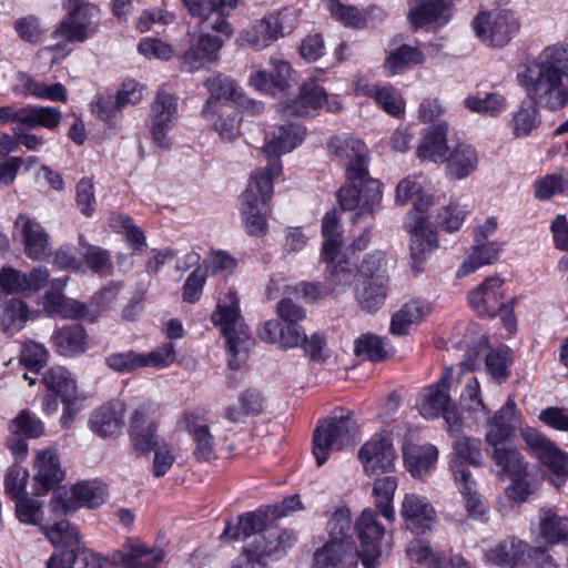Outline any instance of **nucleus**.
I'll use <instances>...</instances> for the list:
<instances>
[{
  "instance_id": "1",
  "label": "nucleus",
  "mask_w": 568,
  "mask_h": 568,
  "mask_svg": "<svg viewBox=\"0 0 568 568\" xmlns=\"http://www.w3.org/2000/svg\"><path fill=\"white\" fill-rule=\"evenodd\" d=\"M568 78V44L556 43L545 48L530 64L517 73V80L527 95L510 121L513 135L526 138L541 124L538 105L557 109L555 91Z\"/></svg>"
},
{
  "instance_id": "2",
  "label": "nucleus",
  "mask_w": 568,
  "mask_h": 568,
  "mask_svg": "<svg viewBox=\"0 0 568 568\" xmlns=\"http://www.w3.org/2000/svg\"><path fill=\"white\" fill-rule=\"evenodd\" d=\"M328 145L345 165L346 182L337 192L342 210H358V216L373 215L382 202L383 185L369 175V156L365 143L353 135H335L329 139Z\"/></svg>"
},
{
  "instance_id": "3",
  "label": "nucleus",
  "mask_w": 568,
  "mask_h": 568,
  "mask_svg": "<svg viewBox=\"0 0 568 568\" xmlns=\"http://www.w3.org/2000/svg\"><path fill=\"white\" fill-rule=\"evenodd\" d=\"M278 160L255 169L242 194V216L248 235L263 236L267 231L266 213L274 192V180L282 174Z\"/></svg>"
},
{
  "instance_id": "4",
  "label": "nucleus",
  "mask_w": 568,
  "mask_h": 568,
  "mask_svg": "<svg viewBox=\"0 0 568 568\" xmlns=\"http://www.w3.org/2000/svg\"><path fill=\"white\" fill-rule=\"evenodd\" d=\"M156 412L158 407L152 403L136 407L130 418V437L136 454L144 455L154 450L152 473L155 477H162L172 468L176 456L171 445H159Z\"/></svg>"
},
{
  "instance_id": "5",
  "label": "nucleus",
  "mask_w": 568,
  "mask_h": 568,
  "mask_svg": "<svg viewBox=\"0 0 568 568\" xmlns=\"http://www.w3.org/2000/svg\"><path fill=\"white\" fill-rule=\"evenodd\" d=\"M211 320L225 338L230 366L237 368L247 358L248 351L254 342L241 315L235 292L227 291L219 298Z\"/></svg>"
},
{
  "instance_id": "6",
  "label": "nucleus",
  "mask_w": 568,
  "mask_h": 568,
  "mask_svg": "<svg viewBox=\"0 0 568 568\" xmlns=\"http://www.w3.org/2000/svg\"><path fill=\"white\" fill-rule=\"evenodd\" d=\"M453 379V368L446 367L436 383L424 387L419 392L417 409L426 419L443 416L448 432L458 434L462 429V417L450 396Z\"/></svg>"
},
{
  "instance_id": "7",
  "label": "nucleus",
  "mask_w": 568,
  "mask_h": 568,
  "mask_svg": "<svg viewBox=\"0 0 568 568\" xmlns=\"http://www.w3.org/2000/svg\"><path fill=\"white\" fill-rule=\"evenodd\" d=\"M475 36L487 47L504 48L520 30V21L509 9L480 11L471 22Z\"/></svg>"
},
{
  "instance_id": "8",
  "label": "nucleus",
  "mask_w": 568,
  "mask_h": 568,
  "mask_svg": "<svg viewBox=\"0 0 568 568\" xmlns=\"http://www.w3.org/2000/svg\"><path fill=\"white\" fill-rule=\"evenodd\" d=\"M381 513L372 508L364 509L356 521L359 549L355 548L356 559L361 558L365 568H376L390 544L385 539L386 530L381 524Z\"/></svg>"
},
{
  "instance_id": "9",
  "label": "nucleus",
  "mask_w": 568,
  "mask_h": 568,
  "mask_svg": "<svg viewBox=\"0 0 568 568\" xmlns=\"http://www.w3.org/2000/svg\"><path fill=\"white\" fill-rule=\"evenodd\" d=\"M361 271L369 276L356 288V301L366 313L377 312L386 301L388 277L384 270V256L375 251L364 258Z\"/></svg>"
},
{
  "instance_id": "10",
  "label": "nucleus",
  "mask_w": 568,
  "mask_h": 568,
  "mask_svg": "<svg viewBox=\"0 0 568 568\" xmlns=\"http://www.w3.org/2000/svg\"><path fill=\"white\" fill-rule=\"evenodd\" d=\"M357 437L354 422L345 416L322 420L313 436V455L322 466L333 450L352 445Z\"/></svg>"
},
{
  "instance_id": "11",
  "label": "nucleus",
  "mask_w": 568,
  "mask_h": 568,
  "mask_svg": "<svg viewBox=\"0 0 568 568\" xmlns=\"http://www.w3.org/2000/svg\"><path fill=\"white\" fill-rule=\"evenodd\" d=\"M462 343L466 347L465 359L460 363L464 369L477 368L479 357L485 356L486 368L495 381L503 383L508 378L510 362L508 349L488 352L487 337L480 332H475V336H465Z\"/></svg>"
},
{
  "instance_id": "12",
  "label": "nucleus",
  "mask_w": 568,
  "mask_h": 568,
  "mask_svg": "<svg viewBox=\"0 0 568 568\" xmlns=\"http://www.w3.org/2000/svg\"><path fill=\"white\" fill-rule=\"evenodd\" d=\"M487 452L499 471L515 479V484L508 488V495L515 500H525L529 489L521 479L527 475L528 464L520 450L509 440L487 445Z\"/></svg>"
},
{
  "instance_id": "13",
  "label": "nucleus",
  "mask_w": 568,
  "mask_h": 568,
  "mask_svg": "<svg viewBox=\"0 0 568 568\" xmlns=\"http://www.w3.org/2000/svg\"><path fill=\"white\" fill-rule=\"evenodd\" d=\"M217 33L200 32L190 37L187 48L176 54L181 71L194 73L219 61L220 51L227 38Z\"/></svg>"
},
{
  "instance_id": "14",
  "label": "nucleus",
  "mask_w": 568,
  "mask_h": 568,
  "mask_svg": "<svg viewBox=\"0 0 568 568\" xmlns=\"http://www.w3.org/2000/svg\"><path fill=\"white\" fill-rule=\"evenodd\" d=\"M296 539L293 530L266 524L260 534L246 541L243 554L248 561L261 564L266 557H280L286 554Z\"/></svg>"
},
{
  "instance_id": "15",
  "label": "nucleus",
  "mask_w": 568,
  "mask_h": 568,
  "mask_svg": "<svg viewBox=\"0 0 568 568\" xmlns=\"http://www.w3.org/2000/svg\"><path fill=\"white\" fill-rule=\"evenodd\" d=\"M521 436L531 454L551 471L554 485L561 486L568 477V454L535 428H524Z\"/></svg>"
},
{
  "instance_id": "16",
  "label": "nucleus",
  "mask_w": 568,
  "mask_h": 568,
  "mask_svg": "<svg viewBox=\"0 0 568 568\" xmlns=\"http://www.w3.org/2000/svg\"><path fill=\"white\" fill-rule=\"evenodd\" d=\"M106 496L104 485L97 481H81L55 495L50 501V507L61 514L75 511L82 507L97 508L105 503Z\"/></svg>"
},
{
  "instance_id": "17",
  "label": "nucleus",
  "mask_w": 568,
  "mask_h": 568,
  "mask_svg": "<svg viewBox=\"0 0 568 568\" xmlns=\"http://www.w3.org/2000/svg\"><path fill=\"white\" fill-rule=\"evenodd\" d=\"M65 17L53 31V38H63L68 42H84L89 38V29L97 6L88 0H65Z\"/></svg>"
},
{
  "instance_id": "18",
  "label": "nucleus",
  "mask_w": 568,
  "mask_h": 568,
  "mask_svg": "<svg viewBox=\"0 0 568 568\" xmlns=\"http://www.w3.org/2000/svg\"><path fill=\"white\" fill-rule=\"evenodd\" d=\"M178 118V98L164 90H159L150 109V133L158 148L166 150L171 148L172 143L166 135L175 126Z\"/></svg>"
},
{
  "instance_id": "19",
  "label": "nucleus",
  "mask_w": 568,
  "mask_h": 568,
  "mask_svg": "<svg viewBox=\"0 0 568 568\" xmlns=\"http://www.w3.org/2000/svg\"><path fill=\"white\" fill-rule=\"evenodd\" d=\"M357 458L364 474L372 477L393 470L397 455L388 436L375 434L358 449Z\"/></svg>"
},
{
  "instance_id": "20",
  "label": "nucleus",
  "mask_w": 568,
  "mask_h": 568,
  "mask_svg": "<svg viewBox=\"0 0 568 568\" xmlns=\"http://www.w3.org/2000/svg\"><path fill=\"white\" fill-rule=\"evenodd\" d=\"M239 0H182L192 17L201 18L205 28L221 32L226 38L233 33L226 17L236 8Z\"/></svg>"
},
{
  "instance_id": "21",
  "label": "nucleus",
  "mask_w": 568,
  "mask_h": 568,
  "mask_svg": "<svg viewBox=\"0 0 568 568\" xmlns=\"http://www.w3.org/2000/svg\"><path fill=\"white\" fill-rule=\"evenodd\" d=\"M326 98L325 88L311 78L300 85L295 98L281 103V110L286 118H311L324 108Z\"/></svg>"
},
{
  "instance_id": "22",
  "label": "nucleus",
  "mask_w": 568,
  "mask_h": 568,
  "mask_svg": "<svg viewBox=\"0 0 568 568\" xmlns=\"http://www.w3.org/2000/svg\"><path fill=\"white\" fill-rule=\"evenodd\" d=\"M453 16L450 3L445 0H409L407 21L414 32L427 26L443 28Z\"/></svg>"
},
{
  "instance_id": "23",
  "label": "nucleus",
  "mask_w": 568,
  "mask_h": 568,
  "mask_svg": "<svg viewBox=\"0 0 568 568\" xmlns=\"http://www.w3.org/2000/svg\"><path fill=\"white\" fill-rule=\"evenodd\" d=\"M164 557L161 547L150 546L140 539H129L114 552L113 561L122 568H160Z\"/></svg>"
},
{
  "instance_id": "24",
  "label": "nucleus",
  "mask_w": 568,
  "mask_h": 568,
  "mask_svg": "<svg viewBox=\"0 0 568 568\" xmlns=\"http://www.w3.org/2000/svg\"><path fill=\"white\" fill-rule=\"evenodd\" d=\"M485 558L501 568H523L531 558V547L515 536H508L490 546L485 552Z\"/></svg>"
},
{
  "instance_id": "25",
  "label": "nucleus",
  "mask_w": 568,
  "mask_h": 568,
  "mask_svg": "<svg viewBox=\"0 0 568 568\" xmlns=\"http://www.w3.org/2000/svg\"><path fill=\"white\" fill-rule=\"evenodd\" d=\"M521 425V414L516 402L509 397L506 403L487 420L486 445L509 442Z\"/></svg>"
},
{
  "instance_id": "26",
  "label": "nucleus",
  "mask_w": 568,
  "mask_h": 568,
  "mask_svg": "<svg viewBox=\"0 0 568 568\" xmlns=\"http://www.w3.org/2000/svg\"><path fill=\"white\" fill-rule=\"evenodd\" d=\"M400 516L406 527L415 534H425L430 530L436 520V511L429 500L415 493L404 495Z\"/></svg>"
},
{
  "instance_id": "27",
  "label": "nucleus",
  "mask_w": 568,
  "mask_h": 568,
  "mask_svg": "<svg viewBox=\"0 0 568 568\" xmlns=\"http://www.w3.org/2000/svg\"><path fill=\"white\" fill-rule=\"evenodd\" d=\"M448 124L445 121L430 124L420 130V140L416 148V156L420 162L442 164L448 152Z\"/></svg>"
},
{
  "instance_id": "28",
  "label": "nucleus",
  "mask_w": 568,
  "mask_h": 568,
  "mask_svg": "<svg viewBox=\"0 0 568 568\" xmlns=\"http://www.w3.org/2000/svg\"><path fill=\"white\" fill-rule=\"evenodd\" d=\"M403 464L413 478L423 479L432 474L437 460L438 449L433 444L406 442L402 447Z\"/></svg>"
},
{
  "instance_id": "29",
  "label": "nucleus",
  "mask_w": 568,
  "mask_h": 568,
  "mask_svg": "<svg viewBox=\"0 0 568 568\" xmlns=\"http://www.w3.org/2000/svg\"><path fill=\"white\" fill-rule=\"evenodd\" d=\"M53 262L61 268L84 271L87 267L104 275L112 268L105 251H57Z\"/></svg>"
},
{
  "instance_id": "30",
  "label": "nucleus",
  "mask_w": 568,
  "mask_h": 568,
  "mask_svg": "<svg viewBox=\"0 0 568 568\" xmlns=\"http://www.w3.org/2000/svg\"><path fill=\"white\" fill-rule=\"evenodd\" d=\"M445 175L448 180L460 181L470 176L479 164V155L475 146L457 143L445 155Z\"/></svg>"
},
{
  "instance_id": "31",
  "label": "nucleus",
  "mask_w": 568,
  "mask_h": 568,
  "mask_svg": "<svg viewBox=\"0 0 568 568\" xmlns=\"http://www.w3.org/2000/svg\"><path fill=\"white\" fill-rule=\"evenodd\" d=\"M504 281L498 276L487 278L468 296L469 305L481 316L494 317L505 305L503 287Z\"/></svg>"
},
{
  "instance_id": "32",
  "label": "nucleus",
  "mask_w": 568,
  "mask_h": 568,
  "mask_svg": "<svg viewBox=\"0 0 568 568\" xmlns=\"http://www.w3.org/2000/svg\"><path fill=\"white\" fill-rule=\"evenodd\" d=\"M284 36L283 19L280 12L270 13L256 20L243 31L242 40L256 50H262Z\"/></svg>"
},
{
  "instance_id": "33",
  "label": "nucleus",
  "mask_w": 568,
  "mask_h": 568,
  "mask_svg": "<svg viewBox=\"0 0 568 568\" xmlns=\"http://www.w3.org/2000/svg\"><path fill=\"white\" fill-rule=\"evenodd\" d=\"M180 429L187 432L195 443L196 459L209 462L215 457V442L209 425L192 413H184L178 420Z\"/></svg>"
},
{
  "instance_id": "34",
  "label": "nucleus",
  "mask_w": 568,
  "mask_h": 568,
  "mask_svg": "<svg viewBox=\"0 0 568 568\" xmlns=\"http://www.w3.org/2000/svg\"><path fill=\"white\" fill-rule=\"evenodd\" d=\"M33 478L44 491L57 488L63 480L64 471L55 449L45 448L34 452Z\"/></svg>"
},
{
  "instance_id": "35",
  "label": "nucleus",
  "mask_w": 568,
  "mask_h": 568,
  "mask_svg": "<svg viewBox=\"0 0 568 568\" xmlns=\"http://www.w3.org/2000/svg\"><path fill=\"white\" fill-rule=\"evenodd\" d=\"M124 417L125 407L121 403H109L91 414L89 426L100 438H113L122 433Z\"/></svg>"
},
{
  "instance_id": "36",
  "label": "nucleus",
  "mask_w": 568,
  "mask_h": 568,
  "mask_svg": "<svg viewBox=\"0 0 568 568\" xmlns=\"http://www.w3.org/2000/svg\"><path fill=\"white\" fill-rule=\"evenodd\" d=\"M53 349L61 356L75 357L89 348L85 328L80 324L64 325L50 337Z\"/></svg>"
},
{
  "instance_id": "37",
  "label": "nucleus",
  "mask_w": 568,
  "mask_h": 568,
  "mask_svg": "<svg viewBox=\"0 0 568 568\" xmlns=\"http://www.w3.org/2000/svg\"><path fill=\"white\" fill-rule=\"evenodd\" d=\"M204 87L211 94L201 111V115L204 119H209L210 114L214 113L212 109L231 105L221 103V100L241 103L242 94L237 92L235 81L221 73L209 77L204 82Z\"/></svg>"
},
{
  "instance_id": "38",
  "label": "nucleus",
  "mask_w": 568,
  "mask_h": 568,
  "mask_svg": "<svg viewBox=\"0 0 568 568\" xmlns=\"http://www.w3.org/2000/svg\"><path fill=\"white\" fill-rule=\"evenodd\" d=\"M306 128L297 123H287L277 128L272 139L264 146V152L273 158L267 165L278 160L281 154L288 153L297 148L304 141Z\"/></svg>"
},
{
  "instance_id": "39",
  "label": "nucleus",
  "mask_w": 568,
  "mask_h": 568,
  "mask_svg": "<svg viewBox=\"0 0 568 568\" xmlns=\"http://www.w3.org/2000/svg\"><path fill=\"white\" fill-rule=\"evenodd\" d=\"M258 336L262 341L284 349L301 346L305 339V333L300 325L284 324L275 320L266 321L258 329Z\"/></svg>"
},
{
  "instance_id": "40",
  "label": "nucleus",
  "mask_w": 568,
  "mask_h": 568,
  "mask_svg": "<svg viewBox=\"0 0 568 568\" xmlns=\"http://www.w3.org/2000/svg\"><path fill=\"white\" fill-rule=\"evenodd\" d=\"M453 475L460 493L465 497V507L468 514L476 519H484L487 507L475 489V481L470 471L463 462L455 460L452 466Z\"/></svg>"
},
{
  "instance_id": "41",
  "label": "nucleus",
  "mask_w": 568,
  "mask_h": 568,
  "mask_svg": "<svg viewBox=\"0 0 568 568\" xmlns=\"http://www.w3.org/2000/svg\"><path fill=\"white\" fill-rule=\"evenodd\" d=\"M37 312L31 311L26 302L11 298L0 305V331L8 335L20 332L28 321L36 318Z\"/></svg>"
},
{
  "instance_id": "42",
  "label": "nucleus",
  "mask_w": 568,
  "mask_h": 568,
  "mask_svg": "<svg viewBox=\"0 0 568 568\" xmlns=\"http://www.w3.org/2000/svg\"><path fill=\"white\" fill-rule=\"evenodd\" d=\"M362 92L373 99L378 108L388 115L403 119L405 116L406 102L402 94L392 84H366Z\"/></svg>"
},
{
  "instance_id": "43",
  "label": "nucleus",
  "mask_w": 568,
  "mask_h": 568,
  "mask_svg": "<svg viewBox=\"0 0 568 568\" xmlns=\"http://www.w3.org/2000/svg\"><path fill=\"white\" fill-rule=\"evenodd\" d=\"M47 392L59 396L63 405H72L79 400L77 384L69 372L62 367L50 368L42 377Z\"/></svg>"
},
{
  "instance_id": "44",
  "label": "nucleus",
  "mask_w": 568,
  "mask_h": 568,
  "mask_svg": "<svg viewBox=\"0 0 568 568\" xmlns=\"http://www.w3.org/2000/svg\"><path fill=\"white\" fill-rule=\"evenodd\" d=\"M429 307L418 300H412L397 310L390 318L389 331L393 335L404 336L410 328L423 321Z\"/></svg>"
},
{
  "instance_id": "45",
  "label": "nucleus",
  "mask_w": 568,
  "mask_h": 568,
  "mask_svg": "<svg viewBox=\"0 0 568 568\" xmlns=\"http://www.w3.org/2000/svg\"><path fill=\"white\" fill-rule=\"evenodd\" d=\"M425 61V54L418 47L400 44L386 55L383 70L386 77H394L404 72L410 65H419Z\"/></svg>"
},
{
  "instance_id": "46",
  "label": "nucleus",
  "mask_w": 568,
  "mask_h": 568,
  "mask_svg": "<svg viewBox=\"0 0 568 568\" xmlns=\"http://www.w3.org/2000/svg\"><path fill=\"white\" fill-rule=\"evenodd\" d=\"M342 562L352 567L356 566L355 547L327 540L322 548L314 552L313 568L336 567Z\"/></svg>"
},
{
  "instance_id": "47",
  "label": "nucleus",
  "mask_w": 568,
  "mask_h": 568,
  "mask_svg": "<svg viewBox=\"0 0 568 568\" xmlns=\"http://www.w3.org/2000/svg\"><path fill=\"white\" fill-rule=\"evenodd\" d=\"M398 487V478L396 476H383L376 478L372 484V495L375 499V510L388 521L395 520V509L393 501Z\"/></svg>"
},
{
  "instance_id": "48",
  "label": "nucleus",
  "mask_w": 568,
  "mask_h": 568,
  "mask_svg": "<svg viewBox=\"0 0 568 568\" xmlns=\"http://www.w3.org/2000/svg\"><path fill=\"white\" fill-rule=\"evenodd\" d=\"M42 305L44 312L50 316L77 320L88 315V310L83 303L57 292L45 293Z\"/></svg>"
},
{
  "instance_id": "49",
  "label": "nucleus",
  "mask_w": 568,
  "mask_h": 568,
  "mask_svg": "<svg viewBox=\"0 0 568 568\" xmlns=\"http://www.w3.org/2000/svg\"><path fill=\"white\" fill-rule=\"evenodd\" d=\"M414 210L417 212L412 219L413 222L406 223V229L412 235L410 248H437L438 247V234L432 229L427 222L426 210H423L419 204L414 205Z\"/></svg>"
},
{
  "instance_id": "50",
  "label": "nucleus",
  "mask_w": 568,
  "mask_h": 568,
  "mask_svg": "<svg viewBox=\"0 0 568 568\" xmlns=\"http://www.w3.org/2000/svg\"><path fill=\"white\" fill-rule=\"evenodd\" d=\"M458 405L463 413L469 415L481 414L487 416L489 414V409L484 402L480 383L476 376H467L462 379Z\"/></svg>"
},
{
  "instance_id": "51",
  "label": "nucleus",
  "mask_w": 568,
  "mask_h": 568,
  "mask_svg": "<svg viewBox=\"0 0 568 568\" xmlns=\"http://www.w3.org/2000/svg\"><path fill=\"white\" fill-rule=\"evenodd\" d=\"M24 248H49L50 235L45 229L29 215L20 213L14 221Z\"/></svg>"
},
{
  "instance_id": "52",
  "label": "nucleus",
  "mask_w": 568,
  "mask_h": 568,
  "mask_svg": "<svg viewBox=\"0 0 568 568\" xmlns=\"http://www.w3.org/2000/svg\"><path fill=\"white\" fill-rule=\"evenodd\" d=\"M207 120H213L214 130L221 140L232 142L240 135L242 118L240 111L233 105L212 109Z\"/></svg>"
},
{
  "instance_id": "53",
  "label": "nucleus",
  "mask_w": 568,
  "mask_h": 568,
  "mask_svg": "<svg viewBox=\"0 0 568 568\" xmlns=\"http://www.w3.org/2000/svg\"><path fill=\"white\" fill-rule=\"evenodd\" d=\"M539 537L548 544H558L568 538V518L551 509L540 511L538 519Z\"/></svg>"
},
{
  "instance_id": "54",
  "label": "nucleus",
  "mask_w": 568,
  "mask_h": 568,
  "mask_svg": "<svg viewBox=\"0 0 568 568\" xmlns=\"http://www.w3.org/2000/svg\"><path fill=\"white\" fill-rule=\"evenodd\" d=\"M267 524L266 517L262 514L246 513L239 517L237 524L232 526L227 524L223 534L222 539H246L252 540L256 534H260Z\"/></svg>"
},
{
  "instance_id": "55",
  "label": "nucleus",
  "mask_w": 568,
  "mask_h": 568,
  "mask_svg": "<svg viewBox=\"0 0 568 568\" xmlns=\"http://www.w3.org/2000/svg\"><path fill=\"white\" fill-rule=\"evenodd\" d=\"M49 541L57 548L77 550L80 546L79 530L67 520L55 523L51 527H41Z\"/></svg>"
},
{
  "instance_id": "56",
  "label": "nucleus",
  "mask_w": 568,
  "mask_h": 568,
  "mask_svg": "<svg viewBox=\"0 0 568 568\" xmlns=\"http://www.w3.org/2000/svg\"><path fill=\"white\" fill-rule=\"evenodd\" d=\"M353 257L354 251H323V260L328 264L334 283H348L355 267Z\"/></svg>"
},
{
  "instance_id": "57",
  "label": "nucleus",
  "mask_w": 568,
  "mask_h": 568,
  "mask_svg": "<svg viewBox=\"0 0 568 568\" xmlns=\"http://www.w3.org/2000/svg\"><path fill=\"white\" fill-rule=\"evenodd\" d=\"M326 8L331 17L346 28L362 30L367 27L366 14L354 6L344 4L339 0H327Z\"/></svg>"
},
{
  "instance_id": "58",
  "label": "nucleus",
  "mask_w": 568,
  "mask_h": 568,
  "mask_svg": "<svg viewBox=\"0 0 568 568\" xmlns=\"http://www.w3.org/2000/svg\"><path fill=\"white\" fill-rule=\"evenodd\" d=\"M23 125L29 129L39 126L48 130L55 129L61 122V112L54 106H24Z\"/></svg>"
},
{
  "instance_id": "59",
  "label": "nucleus",
  "mask_w": 568,
  "mask_h": 568,
  "mask_svg": "<svg viewBox=\"0 0 568 568\" xmlns=\"http://www.w3.org/2000/svg\"><path fill=\"white\" fill-rule=\"evenodd\" d=\"M110 227L124 236L126 243L139 248L145 245V235L134 220L128 214H112L109 219Z\"/></svg>"
},
{
  "instance_id": "60",
  "label": "nucleus",
  "mask_w": 568,
  "mask_h": 568,
  "mask_svg": "<svg viewBox=\"0 0 568 568\" xmlns=\"http://www.w3.org/2000/svg\"><path fill=\"white\" fill-rule=\"evenodd\" d=\"M352 515L348 508H338L328 520V541L355 547L351 536Z\"/></svg>"
},
{
  "instance_id": "61",
  "label": "nucleus",
  "mask_w": 568,
  "mask_h": 568,
  "mask_svg": "<svg viewBox=\"0 0 568 568\" xmlns=\"http://www.w3.org/2000/svg\"><path fill=\"white\" fill-rule=\"evenodd\" d=\"M354 354L373 362L384 361L388 356L383 339L373 334H363L355 339Z\"/></svg>"
},
{
  "instance_id": "62",
  "label": "nucleus",
  "mask_w": 568,
  "mask_h": 568,
  "mask_svg": "<svg viewBox=\"0 0 568 568\" xmlns=\"http://www.w3.org/2000/svg\"><path fill=\"white\" fill-rule=\"evenodd\" d=\"M464 105L474 113L497 116L506 108V98L500 93H488L485 98L467 97Z\"/></svg>"
},
{
  "instance_id": "63",
  "label": "nucleus",
  "mask_w": 568,
  "mask_h": 568,
  "mask_svg": "<svg viewBox=\"0 0 568 568\" xmlns=\"http://www.w3.org/2000/svg\"><path fill=\"white\" fill-rule=\"evenodd\" d=\"M568 193V175L547 174L534 184V195L539 201H548L556 194Z\"/></svg>"
},
{
  "instance_id": "64",
  "label": "nucleus",
  "mask_w": 568,
  "mask_h": 568,
  "mask_svg": "<svg viewBox=\"0 0 568 568\" xmlns=\"http://www.w3.org/2000/svg\"><path fill=\"white\" fill-rule=\"evenodd\" d=\"M16 501V516L21 524L39 526L43 521L42 504L29 497L22 496Z\"/></svg>"
}]
</instances>
